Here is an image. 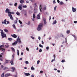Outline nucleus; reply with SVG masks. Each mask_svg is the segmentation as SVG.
<instances>
[{
    "instance_id": "39448f33",
    "label": "nucleus",
    "mask_w": 77,
    "mask_h": 77,
    "mask_svg": "<svg viewBox=\"0 0 77 77\" xmlns=\"http://www.w3.org/2000/svg\"><path fill=\"white\" fill-rule=\"evenodd\" d=\"M11 35L14 38H16L17 37V36L15 34H14L13 35Z\"/></svg>"
},
{
    "instance_id": "423d86ee",
    "label": "nucleus",
    "mask_w": 77,
    "mask_h": 77,
    "mask_svg": "<svg viewBox=\"0 0 77 77\" xmlns=\"http://www.w3.org/2000/svg\"><path fill=\"white\" fill-rule=\"evenodd\" d=\"M72 11L73 12H75L76 11V8H74V7H72Z\"/></svg>"
},
{
    "instance_id": "69168bd1",
    "label": "nucleus",
    "mask_w": 77,
    "mask_h": 77,
    "mask_svg": "<svg viewBox=\"0 0 77 77\" xmlns=\"http://www.w3.org/2000/svg\"><path fill=\"white\" fill-rule=\"evenodd\" d=\"M58 72H60V70H58L57 71Z\"/></svg>"
},
{
    "instance_id": "0e129e2a",
    "label": "nucleus",
    "mask_w": 77,
    "mask_h": 77,
    "mask_svg": "<svg viewBox=\"0 0 77 77\" xmlns=\"http://www.w3.org/2000/svg\"><path fill=\"white\" fill-rule=\"evenodd\" d=\"M74 23H77V21H74Z\"/></svg>"
},
{
    "instance_id": "9b49d317",
    "label": "nucleus",
    "mask_w": 77,
    "mask_h": 77,
    "mask_svg": "<svg viewBox=\"0 0 77 77\" xmlns=\"http://www.w3.org/2000/svg\"><path fill=\"white\" fill-rule=\"evenodd\" d=\"M37 8H35L34 10V13H36L37 12Z\"/></svg>"
},
{
    "instance_id": "f704fd0d",
    "label": "nucleus",
    "mask_w": 77,
    "mask_h": 77,
    "mask_svg": "<svg viewBox=\"0 0 77 77\" xmlns=\"http://www.w3.org/2000/svg\"><path fill=\"white\" fill-rule=\"evenodd\" d=\"M60 5H63V3L62 2H60Z\"/></svg>"
},
{
    "instance_id": "c85d7f7f",
    "label": "nucleus",
    "mask_w": 77,
    "mask_h": 77,
    "mask_svg": "<svg viewBox=\"0 0 77 77\" xmlns=\"http://www.w3.org/2000/svg\"><path fill=\"white\" fill-rule=\"evenodd\" d=\"M11 49L13 51H14V52H15V49H14V48H11Z\"/></svg>"
},
{
    "instance_id": "7c9ffc66",
    "label": "nucleus",
    "mask_w": 77,
    "mask_h": 77,
    "mask_svg": "<svg viewBox=\"0 0 77 77\" xmlns=\"http://www.w3.org/2000/svg\"><path fill=\"white\" fill-rule=\"evenodd\" d=\"M14 24H17V20H16L14 21Z\"/></svg>"
},
{
    "instance_id": "bb28decb",
    "label": "nucleus",
    "mask_w": 77,
    "mask_h": 77,
    "mask_svg": "<svg viewBox=\"0 0 77 77\" xmlns=\"http://www.w3.org/2000/svg\"><path fill=\"white\" fill-rule=\"evenodd\" d=\"M7 45H5V48H8L9 47V45H8V44L7 43Z\"/></svg>"
},
{
    "instance_id": "72a5a7b5",
    "label": "nucleus",
    "mask_w": 77,
    "mask_h": 77,
    "mask_svg": "<svg viewBox=\"0 0 77 77\" xmlns=\"http://www.w3.org/2000/svg\"><path fill=\"white\" fill-rule=\"evenodd\" d=\"M5 32H7V33H8V30L7 29H5L4 30Z\"/></svg>"
},
{
    "instance_id": "2eb2a0df",
    "label": "nucleus",
    "mask_w": 77,
    "mask_h": 77,
    "mask_svg": "<svg viewBox=\"0 0 77 77\" xmlns=\"http://www.w3.org/2000/svg\"><path fill=\"white\" fill-rule=\"evenodd\" d=\"M10 63H11V65H14V60H12L10 62Z\"/></svg>"
},
{
    "instance_id": "1a4fd4ad",
    "label": "nucleus",
    "mask_w": 77,
    "mask_h": 77,
    "mask_svg": "<svg viewBox=\"0 0 77 77\" xmlns=\"http://www.w3.org/2000/svg\"><path fill=\"white\" fill-rule=\"evenodd\" d=\"M2 24H6V19H5L4 22H2Z\"/></svg>"
},
{
    "instance_id": "0eeeda50",
    "label": "nucleus",
    "mask_w": 77,
    "mask_h": 77,
    "mask_svg": "<svg viewBox=\"0 0 77 77\" xmlns=\"http://www.w3.org/2000/svg\"><path fill=\"white\" fill-rule=\"evenodd\" d=\"M8 15L9 17H10V19L12 20H13L14 18H13V17H12V15Z\"/></svg>"
},
{
    "instance_id": "aec40b11",
    "label": "nucleus",
    "mask_w": 77,
    "mask_h": 77,
    "mask_svg": "<svg viewBox=\"0 0 77 77\" xmlns=\"http://www.w3.org/2000/svg\"><path fill=\"white\" fill-rule=\"evenodd\" d=\"M17 41L18 42H19V43H21V40L20 39H17Z\"/></svg>"
},
{
    "instance_id": "f3484780",
    "label": "nucleus",
    "mask_w": 77,
    "mask_h": 77,
    "mask_svg": "<svg viewBox=\"0 0 77 77\" xmlns=\"http://www.w3.org/2000/svg\"><path fill=\"white\" fill-rule=\"evenodd\" d=\"M20 3H21V4H23V3H24V1L23 0H21L20 1Z\"/></svg>"
},
{
    "instance_id": "8fccbe9b",
    "label": "nucleus",
    "mask_w": 77,
    "mask_h": 77,
    "mask_svg": "<svg viewBox=\"0 0 77 77\" xmlns=\"http://www.w3.org/2000/svg\"><path fill=\"white\" fill-rule=\"evenodd\" d=\"M26 50H27V51H29V48H28L27 47L26 48Z\"/></svg>"
},
{
    "instance_id": "4be33fe9",
    "label": "nucleus",
    "mask_w": 77,
    "mask_h": 77,
    "mask_svg": "<svg viewBox=\"0 0 77 77\" xmlns=\"http://www.w3.org/2000/svg\"><path fill=\"white\" fill-rule=\"evenodd\" d=\"M42 5H41L40 6V7H39V9H40V11L41 12H42V11H41V9H42Z\"/></svg>"
},
{
    "instance_id": "49530a36",
    "label": "nucleus",
    "mask_w": 77,
    "mask_h": 77,
    "mask_svg": "<svg viewBox=\"0 0 77 77\" xmlns=\"http://www.w3.org/2000/svg\"><path fill=\"white\" fill-rule=\"evenodd\" d=\"M39 62H40V61L39 60H38L37 61V64H38L39 63Z\"/></svg>"
},
{
    "instance_id": "37998d69",
    "label": "nucleus",
    "mask_w": 77,
    "mask_h": 77,
    "mask_svg": "<svg viewBox=\"0 0 77 77\" xmlns=\"http://www.w3.org/2000/svg\"><path fill=\"white\" fill-rule=\"evenodd\" d=\"M25 63H26V64H28V63H29V62H28V61H25Z\"/></svg>"
},
{
    "instance_id": "a878e982",
    "label": "nucleus",
    "mask_w": 77,
    "mask_h": 77,
    "mask_svg": "<svg viewBox=\"0 0 77 77\" xmlns=\"http://www.w3.org/2000/svg\"><path fill=\"white\" fill-rule=\"evenodd\" d=\"M8 39L9 41H11L12 40V38H8Z\"/></svg>"
},
{
    "instance_id": "f257e3e1",
    "label": "nucleus",
    "mask_w": 77,
    "mask_h": 77,
    "mask_svg": "<svg viewBox=\"0 0 77 77\" xmlns=\"http://www.w3.org/2000/svg\"><path fill=\"white\" fill-rule=\"evenodd\" d=\"M43 26V23H41L38 26V28H37V30L39 31L41 30V27Z\"/></svg>"
},
{
    "instance_id": "6ab92c4d",
    "label": "nucleus",
    "mask_w": 77,
    "mask_h": 77,
    "mask_svg": "<svg viewBox=\"0 0 77 77\" xmlns=\"http://www.w3.org/2000/svg\"><path fill=\"white\" fill-rule=\"evenodd\" d=\"M72 36H73V37L75 38V40H77V37H76V36L74 35H72Z\"/></svg>"
},
{
    "instance_id": "bf43d9fd",
    "label": "nucleus",
    "mask_w": 77,
    "mask_h": 77,
    "mask_svg": "<svg viewBox=\"0 0 77 77\" xmlns=\"http://www.w3.org/2000/svg\"><path fill=\"white\" fill-rule=\"evenodd\" d=\"M46 49H47V50H48V49H49V47H46Z\"/></svg>"
},
{
    "instance_id": "c9c22d12",
    "label": "nucleus",
    "mask_w": 77,
    "mask_h": 77,
    "mask_svg": "<svg viewBox=\"0 0 77 77\" xmlns=\"http://www.w3.org/2000/svg\"><path fill=\"white\" fill-rule=\"evenodd\" d=\"M22 8H27V6L26 5H25L23 6Z\"/></svg>"
},
{
    "instance_id": "f03ea898",
    "label": "nucleus",
    "mask_w": 77,
    "mask_h": 77,
    "mask_svg": "<svg viewBox=\"0 0 77 77\" xmlns=\"http://www.w3.org/2000/svg\"><path fill=\"white\" fill-rule=\"evenodd\" d=\"M2 31L1 32V35L2 38H6V34L4 33V32H3V30H2Z\"/></svg>"
},
{
    "instance_id": "de8ad7c7",
    "label": "nucleus",
    "mask_w": 77,
    "mask_h": 77,
    "mask_svg": "<svg viewBox=\"0 0 77 77\" xmlns=\"http://www.w3.org/2000/svg\"><path fill=\"white\" fill-rule=\"evenodd\" d=\"M57 8V6H55L54 8V10H55V11L56 10V8Z\"/></svg>"
},
{
    "instance_id": "f8f14e48",
    "label": "nucleus",
    "mask_w": 77,
    "mask_h": 77,
    "mask_svg": "<svg viewBox=\"0 0 77 77\" xmlns=\"http://www.w3.org/2000/svg\"><path fill=\"white\" fill-rule=\"evenodd\" d=\"M21 6H22L19 5L18 7V9H19L20 10H22V9H23V8H22Z\"/></svg>"
},
{
    "instance_id": "052dcab7",
    "label": "nucleus",
    "mask_w": 77,
    "mask_h": 77,
    "mask_svg": "<svg viewBox=\"0 0 77 77\" xmlns=\"http://www.w3.org/2000/svg\"><path fill=\"white\" fill-rule=\"evenodd\" d=\"M42 44H44V42L42 40Z\"/></svg>"
},
{
    "instance_id": "6e6552de",
    "label": "nucleus",
    "mask_w": 77,
    "mask_h": 77,
    "mask_svg": "<svg viewBox=\"0 0 77 77\" xmlns=\"http://www.w3.org/2000/svg\"><path fill=\"white\" fill-rule=\"evenodd\" d=\"M40 13H39L37 15V18L38 19V20H40Z\"/></svg>"
},
{
    "instance_id": "a211bd4d",
    "label": "nucleus",
    "mask_w": 77,
    "mask_h": 77,
    "mask_svg": "<svg viewBox=\"0 0 77 77\" xmlns=\"http://www.w3.org/2000/svg\"><path fill=\"white\" fill-rule=\"evenodd\" d=\"M10 74H7L5 75V77H8V76H9Z\"/></svg>"
},
{
    "instance_id": "4c0bfd02",
    "label": "nucleus",
    "mask_w": 77,
    "mask_h": 77,
    "mask_svg": "<svg viewBox=\"0 0 77 77\" xmlns=\"http://www.w3.org/2000/svg\"><path fill=\"white\" fill-rule=\"evenodd\" d=\"M36 3H35L34 5V8H36Z\"/></svg>"
},
{
    "instance_id": "dca6fc26",
    "label": "nucleus",
    "mask_w": 77,
    "mask_h": 77,
    "mask_svg": "<svg viewBox=\"0 0 77 77\" xmlns=\"http://www.w3.org/2000/svg\"><path fill=\"white\" fill-rule=\"evenodd\" d=\"M57 23V21L56 20H54V21L53 23H52V24L54 25V24H56Z\"/></svg>"
},
{
    "instance_id": "6e6d98bb",
    "label": "nucleus",
    "mask_w": 77,
    "mask_h": 77,
    "mask_svg": "<svg viewBox=\"0 0 77 77\" xmlns=\"http://www.w3.org/2000/svg\"><path fill=\"white\" fill-rule=\"evenodd\" d=\"M64 62H65V60H63L61 61V62H62V63Z\"/></svg>"
},
{
    "instance_id": "5701e85b",
    "label": "nucleus",
    "mask_w": 77,
    "mask_h": 77,
    "mask_svg": "<svg viewBox=\"0 0 77 77\" xmlns=\"http://www.w3.org/2000/svg\"><path fill=\"white\" fill-rule=\"evenodd\" d=\"M12 26L15 29H16V27L15 26V24H13L12 25Z\"/></svg>"
},
{
    "instance_id": "a18cd8bd",
    "label": "nucleus",
    "mask_w": 77,
    "mask_h": 77,
    "mask_svg": "<svg viewBox=\"0 0 77 77\" xmlns=\"http://www.w3.org/2000/svg\"><path fill=\"white\" fill-rule=\"evenodd\" d=\"M39 52L40 53H41V52H42V49H40L39 50Z\"/></svg>"
},
{
    "instance_id": "ddd939ff",
    "label": "nucleus",
    "mask_w": 77,
    "mask_h": 77,
    "mask_svg": "<svg viewBox=\"0 0 77 77\" xmlns=\"http://www.w3.org/2000/svg\"><path fill=\"white\" fill-rule=\"evenodd\" d=\"M11 69V71L12 72H14V71H15V67H12Z\"/></svg>"
},
{
    "instance_id": "b1692460",
    "label": "nucleus",
    "mask_w": 77,
    "mask_h": 77,
    "mask_svg": "<svg viewBox=\"0 0 77 77\" xmlns=\"http://www.w3.org/2000/svg\"><path fill=\"white\" fill-rule=\"evenodd\" d=\"M19 22L20 23V24H23V23L20 20H19Z\"/></svg>"
},
{
    "instance_id": "13d9d810",
    "label": "nucleus",
    "mask_w": 77,
    "mask_h": 77,
    "mask_svg": "<svg viewBox=\"0 0 77 77\" xmlns=\"http://www.w3.org/2000/svg\"><path fill=\"white\" fill-rule=\"evenodd\" d=\"M53 56L54 57V59L55 60V59H56V56H55V55H54Z\"/></svg>"
},
{
    "instance_id": "e2e57ef3",
    "label": "nucleus",
    "mask_w": 77,
    "mask_h": 77,
    "mask_svg": "<svg viewBox=\"0 0 77 77\" xmlns=\"http://www.w3.org/2000/svg\"><path fill=\"white\" fill-rule=\"evenodd\" d=\"M57 2L58 3H60V1L59 0H57Z\"/></svg>"
},
{
    "instance_id": "9d476101",
    "label": "nucleus",
    "mask_w": 77,
    "mask_h": 77,
    "mask_svg": "<svg viewBox=\"0 0 77 77\" xmlns=\"http://www.w3.org/2000/svg\"><path fill=\"white\" fill-rule=\"evenodd\" d=\"M17 42L16 41L14 42V43H12V45H17Z\"/></svg>"
},
{
    "instance_id": "20e7f679",
    "label": "nucleus",
    "mask_w": 77,
    "mask_h": 77,
    "mask_svg": "<svg viewBox=\"0 0 77 77\" xmlns=\"http://www.w3.org/2000/svg\"><path fill=\"white\" fill-rule=\"evenodd\" d=\"M5 12L7 14H8V15L9 14V13L10 12V11L8 8H6L5 10Z\"/></svg>"
},
{
    "instance_id": "5fc2aeb1",
    "label": "nucleus",
    "mask_w": 77,
    "mask_h": 77,
    "mask_svg": "<svg viewBox=\"0 0 77 77\" xmlns=\"http://www.w3.org/2000/svg\"><path fill=\"white\" fill-rule=\"evenodd\" d=\"M30 24V21H29L28 22V25H29V24Z\"/></svg>"
},
{
    "instance_id": "e433bc0d",
    "label": "nucleus",
    "mask_w": 77,
    "mask_h": 77,
    "mask_svg": "<svg viewBox=\"0 0 77 77\" xmlns=\"http://www.w3.org/2000/svg\"><path fill=\"white\" fill-rule=\"evenodd\" d=\"M39 46L40 47H41L42 48H43V46L41 44L39 45Z\"/></svg>"
},
{
    "instance_id": "603ef678",
    "label": "nucleus",
    "mask_w": 77,
    "mask_h": 77,
    "mask_svg": "<svg viewBox=\"0 0 77 77\" xmlns=\"http://www.w3.org/2000/svg\"><path fill=\"white\" fill-rule=\"evenodd\" d=\"M61 21H62V22H65V19H62L61 20Z\"/></svg>"
},
{
    "instance_id": "4d7b16f0",
    "label": "nucleus",
    "mask_w": 77,
    "mask_h": 77,
    "mask_svg": "<svg viewBox=\"0 0 77 77\" xmlns=\"http://www.w3.org/2000/svg\"><path fill=\"white\" fill-rule=\"evenodd\" d=\"M8 69V68L7 67H5L4 69Z\"/></svg>"
},
{
    "instance_id": "58836bf2",
    "label": "nucleus",
    "mask_w": 77,
    "mask_h": 77,
    "mask_svg": "<svg viewBox=\"0 0 77 77\" xmlns=\"http://www.w3.org/2000/svg\"><path fill=\"white\" fill-rule=\"evenodd\" d=\"M33 18H35V14H33Z\"/></svg>"
},
{
    "instance_id": "864d4df0",
    "label": "nucleus",
    "mask_w": 77,
    "mask_h": 77,
    "mask_svg": "<svg viewBox=\"0 0 77 77\" xmlns=\"http://www.w3.org/2000/svg\"><path fill=\"white\" fill-rule=\"evenodd\" d=\"M53 3H54V4L56 3V1H55V0H54L53 2Z\"/></svg>"
},
{
    "instance_id": "ea45409f",
    "label": "nucleus",
    "mask_w": 77,
    "mask_h": 77,
    "mask_svg": "<svg viewBox=\"0 0 77 77\" xmlns=\"http://www.w3.org/2000/svg\"><path fill=\"white\" fill-rule=\"evenodd\" d=\"M4 73H2L1 75V77H4Z\"/></svg>"
},
{
    "instance_id": "7ed1b4c3",
    "label": "nucleus",
    "mask_w": 77,
    "mask_h": 77,
    "mask_svg": "<svg viewBox=\"0 0 77 77\" xmlns=\"http://www.w3.org/2000/svg\"><path fill=\"white\" fill-rule=\"evenodd\" d=\"M4 47V45H1L0 46V50H1L2 51H5V49L4 48H2Z\"/></svg>"
},
{
    "instance_id": "4468645a",
    "label": "nucleus",
    "mask_w": 77,
    "mask_h": 77,
    "mask_svg": "<svg viewBox=\"0 0 77 77\" xmlns=\"http://www.w3.org/2000/svg\"><path fill=\"white\" fill-rule=\"evenodd\" d=\"M25 75H26V76H28V75H30V74L29 73H25Z\"/></svg>"
},
{
    "instance_id": "2f4dec72",
    "label": "nucleus",
    "mask_w": 77,
    "mask_h": 77,
    "mask_svg": "<svg viewBox=\"0 0 77 77\" xmlns=\"http://www.w3.org/2000/svg\"><path fill=\"white\" fill-rule=\"evenodd\" d=\"M31 69H32V70H35V68H34L33 66H32L31 68Z\"/></svg>"
},
{
    "instance_id": "79ce46f5",
    "label": "nucleus",
    "mask_w": 77,
    "mask_h": 77,
    "mask_svg": "<svg viewBox=\"0 0 77 77\" xmlns=\"http://www.w3.org/2000/svg\"><path fill=\"white\" fill-rule=\"evenodd\" d=\"M16 14L17 15H20V14L19 12H17Z\"/></svg>"
},
{
    "instance_id": "a19ab883",
    "label": "nucleus",
    "mask_w": 77,
    "mask_h": 77,
    "mask_svg": "<svg viewBox=\"0 0 77 77\" xmlns=\"http://www.w3.org/2000/svg\"><path fill=\"white\" fill-rule=\"evenodd\" d=\"M14 6H17V3L16 2L14 4Z\"/></svg>"
},
{
    "instance_id": "338daca9",
    "label": "nucleus",
    "mask_w": 77,
    "mask_h": 77,
    "mask_svg": "<svg viewBox=\"0 0 77 77\" xmlns=\"http://www.w3.org/2000/svg\"><path fill=\"white\" fill-rule=\"evenodd\" d=\"M40 73H42L43 72V71H41L40 72Z\"/></svg>"
},
{
    "instance_id": "09e8293b",
    "label": "nucleus",
    "mask_w": 77,
    "mask_h": 77,
    "mask_svg": "<svg viewBox=\"0 0 77 77\" xmlns=\"http://www.w3.org/2000/svg\"><path fill=\"white\" fill-rule=\"evenodd\" d=\"M17 55L18 56H19V51L18 50H17Z\"/></svg>"
},
{
    "instance_id": "774afa93",
    "label": "nucleus",
    "mask_w": 77,
    "mask_h": 77,
    "mask_svg": "<svg viewBox=\"0 0 77 77\" xmlns=\"http://www.w3.org/2000/svg\"><path fill=\"white\" fill-rule=\"evenodd\" d=\"M7 24H9V21H7Z\"/></svg>"
},
{
    "instance_id": "393cba45",
    "label": "nucleus",
    "mask_w": 77,
    "mask_h": 77,
    "mask_svg": "<svg viewBox=\"0 0 77 77\" xmlns=\"http://www.w3.org/2000/svg\"><path fill=\"white\" fill-rule=\"evenodd\" d=\"M14 14V12H9V14L8 15H11V14Z\"/></svg>"
},
{
    "instance_id": "c756f323",
    "label": "nucleus",
    "mask_w": 77,
    "mask_h": 77,
    "mask_svg": "<svg viewBox=\"0 0 77 77\" xmlns=\"http://www.w3.org/2000/svg\"><path fill=\"white\" fill-rule=\"evenodd\" d=\"M66 33L67 34H69L70 33V31L69 30H68L67 31Z\"/></svg>"
},
{
    "instance_id": "473e14b6",
    "label": "nucleus",
    "mask_w": 77,
    "mask_h": 77,
    "mask_svg": "<svg viewBox=\"0 0 77 77\" xmlns=\"http://www.w3.org/2000/svg\"><path fill=\"white\" fill-rule=\"evenodd\" d=\"M60 36L61 37H62L63 38H64L65 37L64 36V35H63V34H61L60 35Z\"/></svg>"
},
{
    "instance_id": "412c9836",
    "label": "nucleus",
    "mask_w": 77,
    "mask_h": 77,
    "mask_svg": "<svg viewBox=\"0 0 77 77\" xmlns=\"http://www.w3.org/2000/svg\"><path fill=\"white\" fill-rule=\"evenodd\" d=\"M9 61H10L9 60H6L5 62L7 63H9Z\"/></svg>"
},
{
    "instance_id": "3c124183",
    "label": "nucleus",
    "mask_w": 77,
    "mask_h": 77,
    "mask_svg": "<svg viewBox=\"0 0 77 77\" xmlns=\"http://www.w3.org/2000/svg\"><path fill=\"white\" fill-rule=\"evenodd\" d=\"M31 38H32V39H35V38H34L33 37V36H31Z\"/></svg>"
},
{
    "instance_id": "680f3d73",
    "label": "nucleus",
    "mask_w": 77,
    "mask_h": 77,
    "mask_svg": "<svg viewBox=\"0 0 77 77\" xmlns=\"http://www.w3.org/2000/svg\"><path fill=\"white\" fill-rule=\"evenodd\" d=\"M43 9H44V10H46V7H45V8H43Z\"/></svg>"
},
{
    "instance_id": "c03bdc74",
    "label": "nucleus",
    "mask_w": 77,
    "mask_h": 77,
    "mask_svg": "<svg viewBox=\"0 0 77 77\" xmlns=\"http://www.w3.org/2000/svg\"><path fill=\"white\" fill-rule=\"evenodd\" d=\"M24 15H26V14H27V13H26V11L24 12Z\"/></svg>"
},
{
    "instance_id": "cd10ccee",
    "label": "nucleus",
    "mask_w": 77,
    "mask_h": 77,
    "mask_svg": "<svg viewBox=\"0 0 77 77\" xmlns=\"http://www.w3.org/2000/svg\"><path fill=\"white\" fill-rule=\"evenodd\" d=\"M43 20H44V24H46L47 23V22H46V20H45V19H44Z\"/></svg>"
}]
</instances>
